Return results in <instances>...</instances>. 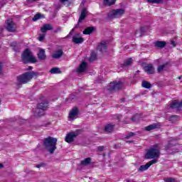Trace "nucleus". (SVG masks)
Returning a JSON list of instances; mask_svg holds the SVG:
<instances>
[{
    "instance_id": "obj_14",
    "label": "nucleus",
    "mask_w": 182,
    "mask_h": 182,
    "mask_svg": "<svg viewBox=\"0 0 182 182\" xmlns=\"http://www.w3.org/2000/svg\"><path fill=\"white\" fill-rule=\"evenodd\" d=\"M171 109H175L178 112H180V110H182V102H177V101H173L171 105H170Z\"/></svg>"
},
{
    "instance_id": "obj_10",
    "label": "nucleus",
    "mask_w": 182,
    "mask_h": 182,
    "mask_svg": "<svg viewBox=\"0 0 182 182\" xmlns=\"http://www.w3.org/2000/svg\"><path fill=\"white\" fill-rule=\"evenodd\" d=\"M157 163V159H152L151 161L146 163L145 165L141 166L138 171L139 173H143V171H146V170H148V168L150 167V166H153V164H156Z\"/></svg>"
},
{
    "instance_id": "obj_49",
    "label": "nucleus",
    "mask_w": 182,
    "mask_h": 182,
    "mask_svg": "<svg viewBox=\"0 0 182 182\" xmlns=\"http://www.w3.org/2000/svg\"><path fill=\"white\" fill-rule=\"evenodd\" d=\"M42 166H43V164H40L36 165V167L37 168H41V167H42Z\"/></svg>"
},
{
    "instance_id": "obj_32",
    "label": "nucleus",
    "mask_w": 182,
    "mask_h": 182,
    "mask_svg": "<svg viewBox=\"0 0 182 182\" xmlns=\"http://www.w3.org/2000/svg\"><path fill=\"white\" fill-rule=\"evenodd\" d=\"M178 120V116L177 115H172L169 117V122L171 123H176Z\"/></svg>"
},
{
    "instance_id": "obj_6",
    "label": "nucleus",
    "mask_w": 182,
    "mask_h": 182,
    "mask_svg": "<svg viewBox=\"0 0 182 182\" xmlns=\"http://www.w3.org/2000/svg\"><path fill=\"white\" fill-rule=\"evenodd\" d=\"M178 143H177V140L174 139V138H171L169 140V143L165 146V150L168 153V154H173V153L178 152Z\"/></svg>"
},
{
    "instance_id": "obj_30",
    "label": "nucleus",
    "mask_w": 182,
    "mask_h": 182,
    "mask_svg": "<svg viewBox=\"0 0 182 182\" xmlns=\"http://www.w3.org/2000/svg\"><path fill=\"white\" fill-rule=\"evenodd\" d=\"M91 161V158H86L84 160L81 161V166H89Z\"/></svg>"
},
{
    "instance_id": "obj_28",
    "label": "nucleus",
    "mask_w": 182,
    "mask_h": 182,
    "mask_svg": "<svg viewBox=\"0 0 182 182\" xmlns=\"http://www.w3.org/2000/svg\"><path fill=\"white\" fill-rule=\"evenodd\" d=\"M11 46L14 52H19V49H21V47H19L17 42L11 43Z\"/></svg>"
},
{
    "instance_id": "obj_4",
    "label": "nucleus",
    "mask_w": 182,
    "mask_h": 182,
    "mask_svg": "<svg viewBox=\"0 0 182 182\" xmlns=\"http://www.w3.org/2000/svg\"><path fill=\"white\" fill-rule=\"evenodd\" d=\"M38 73L35 72H26L24 74L17 77V82L19 85H25L28 82H31V80L34 77L37 76Z\"/></svg>"
},
{
    "instance_id": "obj_58",
    "label": "nucleus",
    "mask_w": 182,
    "mask_h": 182,
    "mask_svg": "<svg viewBox=\"0 0 182 182\" xmlns=\"http://www.w3.org/2000/svg\"><path fill=\"white\" fill-rule=\"evenodd\" d=\"M76 28H77V25H76V26H75V29H76Z\"/></svg>"
},
{
    "instance_id": "obj_34",
    "label": "nucleus",
    "mask_w": 182,
    "mask_h": 182,
    "mask_svg": "<svg viewBox=\"0 0 182 182\" xmlns=\"http://www.w3.org/2000/svg\"><path fill=\"white\" fill-rule=\"evenodd\" d=\"M167 65H168V63H166L165 64L159 65L157 68L158 73L162 72V70L164 69V68H166V66H167Z\"/></svg>"
},
{
    "instance_id": "obj_23",
    "label": "nucleus",
    "mask_w": 182,
    "mask_h": 182,
    "mask_svg": "<svg viewBox=\"0 0 182 182\" xmlns=\"http://www.w3.org/2000/svg\"><path fill=\"white\" fill-rule=\"evenodd\" d=\"M167 43H166V41H156L154 43L155 45V48H157L158 49H163V48H166V45Z\"/></svg>"
},
{
    "instance_id": "obj_8",
    "label": "nucleus",
    "mask_w": 182,
    "mask_h": 182,
    "mask_svg": "<svg viewBox=\"0 0 182 182\" xmlns=\"http://www.w3.org/2000/svg\"><path fill=\"white\" fill-rule=\"evenodd\" d=\"M124 14V9H118L116 10L112 11L107 16L108 19H114V18H120L122 15Z\"/></svg>"
},
{
    "instance_id": "obj_20",
    "label": "nucleus",
    "mask_w": 182,
    "mask_h": 182,
    "mask_svg": "<svg viewBox=\"0 0 182 182\" xmlns=\"http://www.w3.org/2000/svg\"><path fill=\"white\" fill-rule=\"evenodd\" d=\"M53 29V26L50 23H46L43 26V27L41 28V31L43 32V33H45V32H48V31H52Z\"/></svg>"
},
{
    "instance_id": "obj_7",
    "label": "nucleus",
    "mask_w": 182,
    "mask_h": 182,
    "mask_svg": "<svg viewBox=\"0 0 182 182\" xmlns=\"http://www.w3.org/2000/svg\"><path fill=\"white\" fill-rule=\"evenodd\" d=\"M123 87V82L122 81H114L110 82L108 85L109 92H117Z\"/></svg>"
},
{
    "instance_id": "obj_61",
    "label": "nucleus",
    "mask_w": 182,
    "mask_h": 182,
    "mask_svg": "<svg viewBox=\"0 0 182 182\" xmlns=\"http://www.w3.org/2000/svg\"><path fill=\"white\" fill-rule=\"evenodd\" d=\"M0 105H1V100H0Z\"/></svg>"
},
{
    "instance_id": "obj_3",
    "label": "nucleus",
    "mask_w": 182,
    "mask_h": 182,
    "mask_svg": "<svg viewBox=\"0 0 182 182\" xmlns=\"http://www.w3.org/2000/svg\"><path fill=\"white\" fill-rule=\"evenodd\" d=\"M21 60L25 65L27 63H36V62H38L36 58L33 56V54H32V52H31L28 48H26L23 52L21 55Z\"/></svg>"
},
{
    "instance_id": "obj_35",
    "label": "nucleus",
    "mask_w": 182,
    "mask_h": 182,
    "mask_svg": "<svg viewBox=\"0 0 182 182\" xmlns=\"http://www.w3.org/2000/svg\"><path fill=\"white\" fill-rule=\"evenodd\" d=\"M131 120L132 122H134L135 123H137V122H139V120H140V115L139 114H135L134 115L132 118H131Z\"/></svg>"
},
{
    "instance_id": "obj_48",
    "label": "nucleus",
    "mask_w": 182,
    "mask_h": 182,
    "mask_svg": "<svg viewBox=\"0 0 182 182\" xmlns=\"http://www.w3.org/2000/svg\"><path fill=\"white\" fill-rule=\"evenodd\" d=\"M171 45H172V46H173V47L176 46V42L173 40L171 41Z\"/></svg>"
},
{
    "instance_id": "obj_38",
    "label": "nucleus",
    "mask_w": 182,
    "mask_h": 182,
    "mask_svg": "<svg viewBox=\"0 0 182 182\" xmlns=\"http://www.w3.org/2000/svg\"><path fill=\"white\" fill-rule=\"evenodd\" d=\"M41 18H42V14H36V15L33 16L32 21H33V22H36V21L41 19Z\"/></svg>"
},
{
    "instance_id": "obj_22",
    "label": "nucleus",
    "mask_w": 182,
    "mask_h": 182,
    "mask_svg": "<svg viewBox=\"0 0 182 182\" xmlns=\"http://www.w3.org/2000/svg\"><path fill=\"white\" fill-rule=\"evenodd\" d=\"M154 129H160V124L154 123L145 127L146 132L154 130Z\"/></svg>"
},
{
    "instance_id": "obj_2",
    "label": "nucleus",
    "mask_w": 182,
    "mask_h": 182,
    "mask_svg": "<svg viewBox=\"0 0 182 182\" xmlns=\"http://www.w3.org/2000/svg\"><path fill=\"white\" fill-rule=\"evenodd\" d=\"M160 157V144H156L151 146L146 151L145 159H154L157 160Z\"/></svg>"
},
{
    "instance_id": "obj_47",
    "label": "nucleus",
    "mask_w": 182,
    "mask_h": 182,
    "mask_svg": "<svg viewBox=\"0 0 182 182\" xmlns=\"http://www.w3.org/2000/svg\"><path fill=\"white\" fill-rule=\"evenodd\" d=\"M104 149H105V146H98L99 151H103Z\"/></svg>"
},
{
    "instance_id": "obj_33",
    "label": "nucleus",
    "mask_w": 182,
    "mask_h": 182,
    "mask_svg": "<svg viewBox=\"0 0 182 182\" xmlns=\"http://www.w3.org/2000/svg\"><path fill=\"white\" fill-rule=\"evenodd\" d=\"M60 69L59 68H53L50 69V73L52 74H58L60 73Z\"/></svg>"
},
{
    "instance_id": "obj_54",
    "label": "nucleus",
    "mask_w": 182,
    "mask_h": 182,
    "mask_svg": "<svg viewBox=\"0 0 182 182\" xmlns=\"http://www.w3.org/2000/svg\"><path fill=\"white\" fill-rule=\"evenodd\" d=\"M0 168H4V164H0Z\"/></svg>"
},
{
    "instance_id": "obj_40",
    "label": "nucleus",
    "mask_w": 182,
    "mask_h": 182,
    "mask_svg": "<svg viewBox=\"0 0 182 182\" xmlns=\"http://www.w3.org/2000/svg\"><path fill=\"white\" fill-rule=\"evenodd\" d=\"M134 136H136L134 132H129L125 136V139H130V137H134Z\"/></svg>"
},
{
    "instance_id": "obj_24",
    "label": "nucleus",
    "mask_w": 182,
    "mask_h": 182,
    "mask_svg": "<svg viewBox=\"0 0 182 182\" xmlns=\"http://www.w3.org/2000/svg\"><path fill=\"white\" fill-rule=\"evenodd\" d=\"M94 31H96V27L91 26L85 28L82 31V33L84 35H90V33H92Z\"/></svg>"
},
{
    "instance_id": "obj_15",
    "label": "nucleus",
    "mask_w": 182,
    "mask_h": 182,
    "mask_svg": "<svg viewBox=\"0 0 182 182\" xmlns=\"http://www.w3.org/2000/svg\"><path fill=\"white\" fill-rule=\"evenodd\" d=\"M144 70H145L148 75H153V73H154V67L153 64H146L144 66Z\"/></svg>"
},
{
    "instance_id": "obj_13",
    "label": "nucleus",
    "mask_w": 182,
    "mask_h": 182,
    "mask_svg": "<svg viewBox=\"0 0 182 182\" xmlns=\"http://www.w3.org/2000/svg\"><path fill=\"white\" fill-rule=\"evenodd\" d=\"M73 43H75V45H79L85 42V38L80 37V33H77L73 36Z\"/></svg>"
},
{
    "instance_id": "obj_18",
    "label": "nucleus",
    "mask_w": 182,
    "mask_h": 182,
    "mask_svg": "<svg viewBox=\"0 0 182 182\" xmlns=\"http://www.w3.org/2000/svg\"><path fill=\"white\" fill-rule=\"evenodd\" d=\"M86 69H87V63L83 61L77 69V73H83V72H86Z\"/></svg>"
},
{
    "instance_id": "obj_16",
    "label": "nucleus",
    "mask_w": 182,
    "mask_h": 182,
    "mask_svg": "<svg viewBox=\"0 0 182 182\" xmlns=\"http://www.w3.org/2000/svg\"><path fill=\"white\" fill-rule=\"evenodd\" d=\"M62 56H63V50H62V49L54 51L53 53L51 55L53 59H60Z\"/></svg>"
},
{
    "instance_id": "obj_27",
    "label": "nucleus",
    "mask_w": 182,
    "mask_h": 182,
    "mask_svg": "<svg viewBox=\"0 0 182 182\" xmlns=\"http://www.w3.org/2000/svg\"><path fill=\"white\" fill-rule=\"evenodd\" d=\"M116 4V0H104L103 5L105 6H112V5H114Z\"/></svg>"
},
{
    "instance_id": "obj_31",
    "label": "nucleus",
    "mask_w": 182,
    "mask_h": 182,
    "mask_svg": "<svg viewBox=\"0 0 182 182\" xmlns=\"http://www.w3.org/2000/svg\"><path fill=\"white\" fill-rule=\"evenodd\" d=\"M142 87H144L145 89H150L151 87V85L150 82L147 81H142Z\"/></svg>"
},
{
    "instance_id": "obj_25",
    "label": "nucleus",
    "mask_w": 182,
    "mask_h": 182,
    "mask_svg": "<svg viewBox=\"0 0 182 182\" xmlns=\"http://www.w3.org/2000/svg\"><path fill=\"white\" fill-rule=\"evenodd\" d=\"M114 130V124H107L105 127V132L107 133H112Z\"/></svg>"
},
{
    "instance_id": "obj_17",
    "label": "nucleus",
    "mask_w": 182,
    "mask_h": 182,
    "mask_svg": "<svg viewBox=\"0 0 182 182\" xmlns=\"http://www.w3.org/2000/svg\"><path fill=\"white\" fill-rule=\"evenodd\" d=\"M86 16H87V9L84 7V8H82V10L81 11V14L78 19L77 23H80L82 21H84V19H85Z\"/></svg>"
},
{
    "instance_id": "obj_59",
    "label": "nucleus",
    "mask_w": 182,
    "mask_h": 182,
    "mask_svg": "<svg viewBox=\"0 0 182 182\" xmlns=\"http://www.w3.org/2000/svg\"><path fill=\"white\" fill-rule=\"evenodd\" d=\"M178 79H179V80L181 79V76L178 77Z\"/></svg>"
},
{
    "instance_id": "obj_39",
    "label": "nucleus",
    "mask_w": 182,
    "mask_h": 182,
    "mask_svg": "<svg viewBox=\"0 0 182 182\" xmlns=\"http://www.w3.org/2000/svg\"><path fill=\"white\" fill-rule=\"evenodd\" d=\"M7 2L8 1L6 0H0V9L1 8H4V6H5V5H6Z\"/></svg>"
},
{
    "instance_id": "obj_60",
    "label": "nucleus",
    "mask_w": 182,
    "mask_h": 182,
    "mask_svg": "<svg viewBox=\"0 0 182 182\" xmlns=\"http://www.w3.org/2000/svg\"><path fill=\"white\" fill-rule=\"evenodd\" d=\"M3 28H1V31H2Z\"/></svg>"
},
{
    "instance_id": "obj_36",
    "label": "nucleus",
    "mask_w": 182,
    "mask_h": 182,
    "mask_svg": "<svg viewBox=\"0 0 182 182\" xmlns=\"http://www.w3.org/2000/svg\"><path fill=\"white\" fill-rule=\"evenodd\" d=\"M164 0H146L148 4H163Z\"/></svg>"
},
{
    "instance_id": "obj_50",
    "label": "nucleus",
    "mask_w": 182,
    "mask_h": 182,
    "mask_svg": "<svg viewBox=\"0 0 182 182\" xmlns=\"http://www.w3.org/2000/svg\"><path fill=\"white\" fill-rule=\"evenodd\" d=\"M69 0H60L61 4H65V2H68Z\"/></svg>"
},
{
    "instance_id": "obj_12",
    "label": "nucleus",
    "mask_w": 182,
    "mask_h": 182,
    "mask_svg": "<svg viewBox=\"0 0 182 182\" xmlns=\"http://www.w3.org/2000/svg\"><path fill=\"white\" fill-rule=\"evenodd\" d=\"M77 114H79V109L77 107L73 108L69 113L70 120H75V119H77Z\"/></svg>"
},
{
    "instance_id": "obj_29",
    "label": "nucleus",
    "mask_w": 182,
    "mask_h": 182,
    "mask_svg": "<svg viewBox=\"0 0 182 182\" xmlns=\"http://www.w3.org/2000/svg\"><path fill=\"white\" fill-rule=\"evenodd\" d=\"M97 58V54H96V52L92 51L89 58V60H90V62H95V60H96Z\"/></svg>"
},
{
    "instance_id": "obj_41",
    "label": "nucleus",
    "mask_w": 182,
    "mask_h": 182,
    "mask_svg": "<svg viewBox=\"0 0 182 182\" xmlns=\"http://www.w3.org/2000/svg\"><path fill=\"white\" fill-rule=\"evenodd\" d=\"M45 36H46L45 34H40L38 36V41L40 42H42V41H43V39H45Z\"/></svg>"
},
{
    "instance_id": "obj_26",
    "label": "nucleus",
    "mask_w": 182,
    "mask_h": 182,
    "mask_svg": "<svg viewBox=\"0 0 182 182\" xmlns=\"http://www.w3.org/2000/svg\"><path fill=\"white\" fill-rule=\"evenodd\" d=\"M107 49V46L106 43H101L97 46V50H100V52H106V50Z\"/></svg>"
},
{
    "instance_id": "obj_45",
    "label": "nucleus",
    "mask_w": 182,
    "mask_h": 182,
    "mask_svg": "<svg viewBox=\"0 0 182 182\" xmlns=\"http://www.w3.org/2000/svg\"><path fill=\"white\" fill-rule=\"evenodd\" d=\"M63 5H65V6H70V1L69 0L68 1H65V3H62Z\"/></svg>"
},
{
    "instance_id": "obj_19",
    "label": "nucleus",
    "mask_w": 182,
    "mask_h": 182,
    "mask_svg": "<svg viewBox=\"0 0 182 182\" xmlns=\"http://www.w3.org/2000/svg\"><path fill=\"white\" fill-rule=\"evenodd\" d=\"M37 56L40 60H46V54L45 53V49L39 48L38 53L37 54Z\"/></svg>"
},
{
    "instance_id": "obj_5",
    "label": "nucleus",
    "mask_w": 182,
    "mask_h": 182,
    "mask_svg": "<svg viewBox=\"0 0 182 182\" xmlns=\"http://www.w3.org/2000/svg\"><path fill=\"white\" fill-rule=\"evenodd\" d=\"M48 104L49 102L46 100H44L43 102L38 104L37 109L34 113L35 117H41L42 116H45V111L48 110V107H49Z\"/></svg>"
},
{
    "instance_id": "obj_42",
    "label": "nucleus",
    "mask_w": 182,
    "mask_h": 182,
    "mask_svg": "<svg viewBox=\"0 0 182 182\" xmlns=\"http://www.w3.org/2000/svg\"><path fill=\"white\" fill-rule=\"evenodd\" d=\"M59 32H62V27L58 26L57 29L54 30V33H59Z\"/></svg>"
},
{
    "instance_id": "obj_55",
    "label": "nucleus",
    "mask_w": 182,
    "mask_h": 182,
    "mask_svg": "<svg viewBox=\"0 0 182 182\" xmlns=\"http://www.w3.org/2000/svg\"><path fill=\"white\" fill-rule=\"evenodd\" d=\"M121 102H124V98L121 99Z\"/></svg>"
},
{
    "instance_id": "obj_43",
    "label": "nucleus",
    "mask_w": 182,
    "mask_h": 182,
    "mask_svg": "<svg viewBox=\"0 0 182 182\" xmlns=\"http://www.w3.org/2000/svg\"><path fill=\"white\" fill-rule=\"evenodd\" d=\"M166 182H176V179L173 178H168V179H166Z\"/></svg>"
},
{
    "instance_id": "obj_21",
    "label": "nucleus",
    "mask_w": 182,
    "mask_h": 182,
    "mask_svg": "<svg viewBox=\"0 0 182 182\" xmlns=\"http://www.w3.org/2000/svg\"><path fill=\"white\" fill-rule=\"evenodd\" d=\"M147 32V28L146 27H141L139 30H137L135 32V35L139 38H141L144 33Z\"/></svg>"
},
{
    "instance_id": "obj_1",
    "label": "nucleus",
    "mask_w": 182,
    "mask_h": 182,
    "mask_svg": "<svg viewBox=\"0 0 182 182\" xmlns=\"http://www.w3.org/2000/svg\"><path fill=\"white\" fill-rule=\"evenodd\" d=\"M58 143V139L53 138L52 136H48L44 139L43 141V146L47 151L50 152V154H53L55 153V150H56V144Z\"/></svg>"
},
{
    "instance_id": "obj_11",
    "label": "nucleus",
    "mask_w": 182,
    "mask_h": 182,
    "mask_svg": "<svg viewBox=\"0 0 182 182\" xmlns=\"http://www.w3.org/2000/svg\"><path fill=\"white\" fill-rule=\"evenodd\" d=\"M6 23L7 25L6 29L8 32H15L16 31V23L12 20H7Z\"/></svg>"
},
{
    "instance_id": "obj_57",
    "label": "nucleus",
    "mask_w": 182,
    "mask_h": 182,
    "mask_svg": "<svg viewBox=\"0 0 182 182\" xmlns=\"http://www.w3.org/2000/svg\"><path fill=\"white\" fill-rule=\"evenodd\" d=\"M120 117H122V116H120V117H118V119H119V120H120Z\"/></svg>"
},
{
    "instance_id": "obj_56",
    "label": "nucleus",
    "mask_w": 182,
    "mask_h": 182,
    "mask_svg": "<svg viewBox=\"0 0 182 182\" xmlns=\"http://www.w3.org/2000/svg\"><path fill=\"white\" fill-rule=\"evenodd\" d=\"M127 143H133V141H129Z\"/></svg>"
},
{
    "instance_id": "obj_51",
    "label": "nucleus",
    "mask_w": 182,
    "mask_h": 182,
    "mask_svg": "<svg viewBox=\"0 0 182 182\" xmlns=\"http://www.w3.org/2000/svg\"><path fill=\"white\" fill-rule=\"evenodd\" d=\"M124 182H134V181H133L132 179H127L124 181Z\"/></svg>"
},
{
    "instance_id": "obj_52",
    "label": "nucleus",
    "mask_w": 182,
    "mask_h": 182,
    "mask_svg": "<svg viewBox=\"0 0 182 182\" xmlns=\"http://www.w3.org/2000/svg\"><path fill=\"white\" fill-rule=\"evenodd\" d=\"M86 4V1L85 0H82L81 2V5H85Z\"/></svg>"
},
{
    "instance_id": "obj_44",
    "label": "nucleus",
    "mask_w": 182,
    "mask_h": 182,
    "mask_svg": "<svg viewBox=\"0 0 182 182\" xmlns=\"http://www.w3.org/2000/svg\"><path fill=\"white\" fill-rule=\"evenodd\" d=\"M38 1H40V0H26V4L28 5V4H32V2H36Z\"/></svg>"
},
{
    "instance_id": "obj_53",
    "label": "nucleus",
    "mask_w": 182,
    "mask_h": 182,
    "mask_svg": "<svg viewBox=\"0 0 182 182\" xmlns=\"http://www.w3.org/2000/svg\"><path fill=\"white\" fill-rule=\"evenodd\" d=\"M33 68L32 66H29L28 68H27V70H32Z\"/></svg>"
},
{
    "instance_id": "obj_37",
    "label": "nucleus",
    "mask_w": 182,
    "mask_h": 182,
    "mask_svg": "<svg viewBox=\"0 0 182 182\" xmlns=\"http://www.w3.org/2000/svg\"><path fill=\"white\" fill-rule=\"evenodd\" d=\"M132 62H133V60H132V58H129L124 62L123 66H130Z\"/></svg>"
},
{
    "instance_id": "obj_9",
    "label": "nucleus",
    "mask_w": 182,
    "mask_h": 182,
    "mask_svg": "<svg viewBox=\"0 0 182 182\" xmlns=\"http://www.w3.org/2000/svg\"><path fill=\"white\" fill-rule=\"evenodd\" d=\"M78 133L75 132H70L68 134H67L66 136H65V141L66 143H73V141H75V139H76V137H77L78 136Z\"/></svg>"
},
{
    "instance_id": "obj_46",
    "label": "nucleus",
    "mask_w": 182,
    "mask_h": 182,
    "mask_svg": "<svg viewBox=\"0 0 182 182\" xmlns=\"http://www.w3.org/2000/svg\"><path fill=\"white\" fill-rule=\"evenodd\" d=\"M73 31H74V29H72L70 31V32L69 33V34L67 36H65L66 39H68V38H69L70 36H72V33H73Z\"/></svg>"
}]
</instances>
